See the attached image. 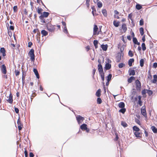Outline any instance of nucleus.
Masks as SVG:
<instances>
[{
	"instance_id": "1",
	"label": "nucleus",
	"mask_w": 157,
	"mask_h": 157,
	"mask_svg": "<svg viewBox=\"0 0 157 157\" xmlns=\"http://www.w3.org/2000/svg\"><path fill=\"white\" fill-rule=\"evenodd\" d=\"M55 25H53L50 23L48 22L46 25L48 30L50 32H53L56 30Z\"/></svg>"
},
{
	"instance_id": "2",
	"label": "nucleus",
	"mask_w": 157,
	"mask_h": 157,
	"mask_svg": "<svg viewBox=\"0 0 157 157\" xmlns=\"http://www.w3.org/2000/svg\"><path fill=\"white\" fill-rule=\"evenodd\" d=\"M34 52V49H31L28 53V55L30 57L31 61L33 62L34 61L35 59Z\"/></svg>"
},
{
	"instance_id": "3",
	"label": "nucleus",
	"mask_w": 157,
	"mask_h": 157,
	"mask_svg": "<svg viewBox=\"0 0 157 157\" xmlns=\"http://www.w3.org/2000/svg\"><path fill=\"white\" fill-rule=\"evenodd\" d=\"M17 124H18V130L19 131H20L22 129V128L23 127V125L21 122L20 118V117H19L17 121Z\"/></svg>"
},
{
	"instance_id": "4",
	"label": "nucleus",
	"mask_w": 157,
	"mask_h": 157,
	"mask_svg": "<svg viewBox=\"0 0 157 157\" xmlns=\"http://www.w3.org/2000/svg\"><path fill=\"white\" fill-rule=\"evenodd\" d=\"M136 84V88L137 90H140L141 87V84L140 82L138 80H136L135 81Z\"/></svg>"
},
{
	"instance_id": "5",
	"label": "nucleus",
	"mask_w": 157,
	"mask_h": 157,
	"mask_svg": "<svg viewBox=\"0 0 157 157\" xmlns=\"http://www.w3.org/2000/svg\"><path fill=\"white\" fill-rule=\"evenodd\" d=\"M87 126L86 124H83L80 126V128L82 130H86L87 132H88L90 131V129L87 127Z\"/></svg>"
},
{
	"instance_id": "6",
	"label": "nucleus",
	"mask_w": 157,
	"mask_h": 157,
	"mask_svg": "<svg viewBox=\"0 0 157 157\" xmlns=\"http://www.w3.org/2000/svg\"><path fill=\"white\" fill-rule=\"evenodd\" d=\"M98 29L97 26L96 25H94V28L93 29L94 35H98L99 34V32H98Z\"/></svg>"
},
{
	"instance_id": "7",
	"label": "nucleus",
	"mask_w": 157,
	"mask_h": 157,
	"mask_svg": "<svg viewBox=\"0 0 157 157\" xmlns=\"http://www.w3.org/2000/svg\"><path fill=\"white\" fill-rule=\"evenodd\" d=\"M76 120L78 124L82 123V122L85 119L84 118L80 115H78L76 117Z\"/></svg>"
},
{
	"instance_id": "8",
	"label": "nucleus",
	"mask_w": 157,
	"mask_h": 157,
	"mask_svg": "<svg viewBox=\"0 0 157 157\" xmlns=\"http://www.w3.org/2000/svg\"><path fill=\"white\" fill-rule=\"evenodd\" d=\"M98 62L99 64L98 65V70L99 72V74H101V73L103 72V69L102 67L101 64L100 60L99 59L98 60Z\"/></svg>"
},
{
	"instance_id": "9",
	"label": "nucleus",
	"mask_w": 157,
	"mask_h": 157,
	"mask_svg": "<svg viewBox=\"0 0 157 157\" xmlns=\"http://www.w3.org/2000/svg\"><path fill=\"white\" fill-rule=\"evenodd\" d=\"M0 68L2 73L6 74L7 73L6 67L5 64H3L0 66Z\"/></svg>"
},
{
	"instance_id": "10",
	"label": "nucleus",
	"mask_w": 157,
	"mask_h": 157,
	"mask_svg": "<svg viewBox=\"0 0 157 157\" xmlns=\"http://www.w3.org/2000/svg\"><path fill=\"white\" fill-rule=\"evenodd\" d=\"M114 18L117 19H119V16L120 15L119 14V13L117 10H115L114 11Z\"/></svg>"
},
{
	"instance_id": "11",
	"label": "nucleus",
	"mask_w": 157,
	"mask_h": 157,
	"mask_svg": "<svg viewBox=\"0 0 157 157\" xmlns=\"http://www.w3.org/2000/svg\"><path fill=\"white\" fill-rule=\"evenodd\" d=\"M7 102L10 104H12L13 102V95L11 93H10L8 99L7 100Z\"/></svg>"
},
{
	"instance_id": "12",
	"label": "nucleus",
	"mask_w": 157,
	"mask_h": 157,
	"mask_svg": "<svg viewBox=\"0 0 157 157\" xmlns=\"http://www.w3.org/2000/svg\"><path fill=\"white\" fill-rule=\"evenodd\" d=\"M128 73L130 76L134 75H135V71L133 69H130L128 70Z\"/></svg>"
},
{
	"instance_id": "13",
	"label": "nucleus",
	"mask_w": 157,
	"mask_h": 157,
	"mask_svg": "<svg viewBox=\"0 0 157 157\" xmlns=\"http://www.w3.org/2000/svg\"><path fill=\"white\" fill-rule=\"evenodd\" d=\"M113 24L116 27H118L120 25V22L117 20H114L113 22Z\"/></svg>"
},
{
	"instance_id": "14",
	"label": "nucleus",
	"mask_w": 157,
	"mask_h": 157,
	"mask_svg": "<svg viewBox=\"0 0 157 157\" xmlns=\"http://www.w3.org/2000/svg\"><path fill=\"white\" fill-rule=\"evenodd\" d=\"M0 52L1 53H2V56H6V50H5V49L4 48H2L0 49Z\"/></svg>"
},
{
	"instance_id": "15",
	"label": "nucleus",
	"mask_w": 157,
	"mask_h": 157,
	"mask_svg": "<svg viewBox=\"0 0 157 157\" xmlns=\"http://www.w3.org/2000/svg\"><path fill=\"white\" fill-rule=\"evenodd\" d=\"M134 134L136 137H141V134L139 132V131L135 132Z\"/></svg>"
},
{
	"instance_id": "16",
	"label": "nucleus",
	"mask_w": 157,
	"mask_h": 157,
	"mask_svg": "<svg viewBox=\"0 0 157 157\" xmlns=\"http://www.w3.org/2000/svg\"><path fill=\"white\" fill-rule=\"evenodd\" d=\"M33 72L35 74V75H36V78L39 79L40 78V76L39 75V73H38V72L37 71V70L36 69L34 68L33 70Z\"/></svg>"
},
{
	"instance_id": "17",
	"label": "nucleus",
	"mask_w": 157,
	"mask_h": 157,
	"mask_svg": "<svg viewBox=\"0 0 157 157\" xmlns=\"http://www.w3.org/2000/svg\"><path fill=\"white\" fill-rule=\"evenodd\" d=\"M122 29L123 31L125 33L127 30L126 25L125 24H123L122 25Z\"/></svg>"
},
{
	"instance_id": "18",
	"label": "nucleus",
	"mask_w": 157,
	"mask_h": 157,
	"mask_svg": "<svg viewBox=\"0 0 157 157\" xmlns=\"http://www.w3.org/2000/svg\"><path fill=\"white\" fill-rule=\"evenodd\" d=\"M111 65L109 63H106L105 65V69L106 70H108L110 69L111 68Z\"/></svg>"
},
{
	"instance_id": "19",
	"label": "nucleus",
	"mask_w": 157,
	"mask_h": 157,
	"mask_svg": "<svg viewBox=\"0 0 157 157\" xmlns=\"http://www.w3.org/2000/svg\"><path fill=\"white\" fill-rule=\"evenodd\" d=\"M101 90L100 89H98L96 92V95L98 97H100L101 95Z\"/></svg>"
},
{
	"instance_id": "20",
	"label": "nucleus",
	"mask_w": 157,
	"mask_h": 157,
	"mask_svg": "<svg viewBox=\"0 0 157 157\" xmlns=\"http://www.w3.org/2000/svg\"><path fill=\"white\" fill-rule=\"evenodd\" d=\"M134 60L133 58L130 59H129L128 62V64L130 67L132 66V63L134 62Z\"/></svg>"
},
{
	"instance_id": "21",
	"label": "nucleus",
	"mask_w": 157,
	"mask_h": 157,
	"mask_svg": "<svg viewBox=\"0 0 157 157\" xmlns=\"http://www.w3.org/2000/svg\"><path fill=\"white\" fill-rule=\"evenodd\" d=\"M153 79L152 80V82L153 83H155L157 82V75H153Z\"/></svg>"
},
{
	"instance_id": "22",
	"label": "nucleus",
	"mask_w": 157,
	"mask_h": 157,
	"mask_svg": "<svg viewBox=\"0 0 157 157\" xmlns=\"http://www.w3.org/2000/svg\"><path fill=\"white\" fill-rule=\"evenodd\" d=\"M138 98L139 100L138 104H139L140 106H141L142 105V102L141 101V96H138Z\"/></svg>"
},
{
	"instance_id": "23",
	"label": "nucleus",
	"mask_w": 157,
	"mask_h": 157,
	"mask_svg": "<svg viewBox=\"0 0 157 157\" xmlns=\"http://www.w3.org/2000/svg\"><path fill=\"white\" fill-rule=\"evenodd\" d=\"M101 46V48L104 51H106L107 50L108 48V45L107 44H102Z\"/></svg>"
},
{
	"instance_id": "24",
	"label": "nucleus",
	"mask_w": 157,
	"mask_h": 157,
	"mask_svg": "<svg viewBox=\"0 0 157 157\" xmlns=\"http://www.w3.org/2000/svg\"><path fill=\"white\" fill-rule=\"evenodd\" d=\"M135 79V78L133 76H131L128 79V82L129 83H131L133 80Z\"/></svg>"
},
{
	"instance_id": "25",
	"label": "nucleus",
	"mask_w": 157,
	"mask_h": 157,
	"mask_svg": "<svg viewBox=\"0 0 157 157\" xmlns=\"http://www.w3.org/2000/svg\"><path fill=\"white\" fill-rule=\"evenodd\" d=\"M118 106L120 108H124L125 106V104L123 102H121L118 104Z\"/></svg>"
},
{
	"instance_id": "26",
	"label": "nucleus",
	"mask_w": 157,
	"mask_h": 157,
	"mask_svg": "<svg viewBox=\"0 0 157 157\" xmlns=\"http://www.w3.org/2000/svg\"><path fill=\"white\" fill-rule=\"evenodd\" d=\"M41 33L42 35V36H45L48 35V32L44 30H43L41 31Z\"/></svg>"
},
{
	"instance_id": "27",
	"label": "nucleus",
	"mask_w": 157,
	"mask_h": 157,
	"mask_svg": "<svg viewBox=\"0 0 157 157\" xmlns=\"http://www.w3.org/2000/svg\"><path fill=\"white\" fill-rule=\"evenodd\" d=\"M49 14V13L47 12H43V14L40 16L42 17H47Z\"/></svg>"
},
{
	"instance_id": "28",
	"label": "nucleus",
	"mask_w": 157,
	"mask_h": 157,
	"mask_svg": "<svg viewBox=\"0 0 157 157\" xmlns=\"http://www.w3.org/2000/svg\"><path fill=\"white\" fill-rule=\"evenodd\" d=\"M133 41L135 44H136L138 45H140V43L138 42L137 40L136 37H133Z\"/></svg>"
},
{
	"instance_id": "29",
	"label": "nucleus",
	"mask_w": 157,
	"mask_h": 157,
	"mask_svg": "<svg viewBox=\"0 0 157 157\" xmlns=\"http://www.w3.org/2000/svg\"><path fill=\"white\" fill-rule=\"evenodd\" d=\"M141 113L145 117H147V113L146 112V109H141Z\"/></svg>"
},
{
	"instance_id": "30",
	"label": "nucleus",
	"mask_w": 157,
	"mask_h": 157,
	"mask_svg": "<svg viewBox=\"0 0 157 157\" xmlns=\"http://www.w3.org/2000/svg\"><path fill=\"white\" fill-rule=\"evenodd\" d=\"M151 129L154 133H157V128H156L155 126H152L151 127Z\"/></svg>"
},
{
	"instance_id": "31",
	"label": "nucleus",
	"mask_w": 157,
	"mask_h": 157,
	"mask_svg": "<svg viewBox=\"0 0 157 157\" xmlns=\"http://www.w3.org/2000/svg\"><path fill=\"white\" fill-rule=\"evenodd\" d=\"M132 129L133 131H135V132L139 131L140 129L136 126H134L132 127Z\"/></svg>"
},
{
	"instance_id": "32",
	"label": "nucleus",
	"mask_w": 157,
	"mask_h": 157,
	"mask_svg": "<svg viewBox=\"0 0 157 157\" xmlns=\"http://www.w3.org/2000/svg\"><path fill=\"white\" fill-rule=\"evenodd\" d=\"M93 43L95 48H97L98 47L97 45L98 43V41L96 40H94Z\"/></svg>"
},
{
	"instance_id": "33",
	"label": "nucleus",
	"mask_w": 157,
	"mask_h": 157,
	"mask_svg": "<svg viewBox=\"0 0 157 157\" xmlns=\"http://www.w3.org/2000/svg\"><path fill=\"white\" fill-rule=\"evenodd\" d=\"M140 33L141 36H143L144 34V29L143 28L141 27L140 29Z\"/></svg>"
},
{
	"instance_id": "34",
	"label": "nucleus",
	"mask_w": 157,
	"mask_h": 157,
	"mask_svg": "<svg viewBox=\"0 0 157 157\" xmlns=\"http://www.w3.org/2000/svg\"><path fill=\"white\" fill-rule=\"evenodd\" d=\"M97 103L98 104H101L102 102V101L101 98L98 97L97 99Z\"/></svg>"
},
{
	"instance_id": "35",
	"label": "nucleus",
	"mask_w": 157,
	"mask_h": 157,
	"mask_svg": "<svg viewBox=\"0 0 157 157\" xmlns=\"http://www.w3.org/2000/svg\"><path fill=\"white\" fill-rule=\"evenodd\" d=\"M121 125L124 128L128 126V124L124 121H122L121 122Z\"/></svg>"
},
{
	"instance_id": "36",
	"label": "nucleus",
	"mask_w": 157,
	"mask_h": 157,
	"mask_svg": "<svg viewBox=\"0 0 157 157\" xmlns=\"http://www.w3.org/2000/svg\"><path fill=\"white\" fill-rule=\"evenodd\" d=\"M142 47V49L143 51H144L146 50V48L145 46V44L144 43H143L141 45Z\"/></svg>"
},
{
	"instance_id": "37",
	"label": "nucleus",
	"mask_w": 157,
	"mask_h": 157,
	"mask_svg": "<svg viewBox=\"0 0 157 157\" xmlns=\"http://www.w3.org/2000/svg\"><path fill=\"white\" fill-rule=\"evenodd\" d=\"M102 13L105 17L107 16V13L106 10L105 9H103L102 10Z\"/></svg>"
},
{
	"instance_id": "38",
	"label": "nucleus",
	"mask_w": 157,
	"mask_h": 157,
	"mask_svg": "<svg viewBox=\"0 0 157 157\" xmlns=\"http://www.w3.org/2000/svg\"><path fill=\"white\" fill-rule=\"evenodd\" d=\"M140 65L141 67H142L144 64V60L143 59H141L140 61Z\"/></svg>"
},
{
	"instance_id": "39",
	"label": "nucleus",
	"mask_w": 157,
	"mask_h": 157,
	"mask_svg": "<svg viewBox=\"0 0 157 157\" xmlns=\"http://www.w3.org/2000/svg\"><path fill=\"white\" fill-rule=\"evenodd\" d=\"M126 109L124 108H121L119 110V112H121L124 114L126 111Z\"/></svg>"
},
{
	"instance_id": "40",
	"label": "nucleus",
	"mask_w": 157,
	"mask_h": 157,
	"mask_svg": "<svg viewBox=\"0 0 157 157\" xmlns=\"http://www.w3.org/2000/svg\"><path fill=\"white\" fill-rule=\"evenodd\" d=\"M147 93L149 96L153 94V92L152 90H147Z\"/></svg>"
},
{
	"instance_id": "41",
	"label": "nucleus",
	"mask_w": 157,
	"mask_h": 157,
	"mask_svg": "<svg viewBox=\"0 0 157 157\" xmlns=\"http://www.w3.org/2000/svg\"><path fill=\"white\" fill-rule=\"evenodd\" d=\"M152 78V76L151 75V73L150 72V71H148V75L147 77V78L149 80H151Z\"/></svg>"
},
{
	"instance_id": "42",
	"label": "nucleus",
	"mask_w": 157,
	"mask_h": 157,
	"mask_svg": "<svg viewBox=\"0 0 157 157\" xmlns=\"http://www.w3.org/2000/svg\"><path fill=\"white\" fill-rule=\"evenodd\" d=\"M112 75L111 74H109V75L107 77V80L108 82H109L111 79L112 78Z\"/></svg>"
},
{
	"instance_id": "43",
	"label": "nucleus",
	"mask_w": 157,
	"mask_h": 157,
	"mask_svg": "<svg viewBox=\"0 0 157 157\" xmlns=\"http://www.w3.org/2000/svg\"><path fill=\"white\" fill-rule=\"evenodd\" d=\"M43 10L40 8H38L37 9V12L39 14H41V12Z\"/></svg>"
},
{
	"instance_id": "44",
	"label": "nucleus",
	"mask_w": 157,
	"mask_h": 157,
	"mask_svg": "<svg viewBox=\"0 0 157 157\" xmlns=\"http://www.w3.org/2000/svg\"><path fill=\"white\" fill-rule=\"evenodd\" d=\"M124 66H125L124 64V63H120L118 65L119 67L120 68H122V67H124Z\"/></svg>"
},
{
	"instance_id": "45",
	"label": "nucleus",
	"mask_w": 157,
	"mask_h": 157,
	"mask_svg": "<svg viewBox=\"0 0 157 157\" xmlns=\"http://www.w3.org/2000/svg\"><path fill=\"white\" fill-rule=\"evenodd\" d=\"M128 54L129 56L131 57H132L133 56V54L131 50L129 51Z\"/></svg>"
},
{
	"instance_id": "46",
	"label": "nucleus",
	"mask_w": 157,
	"mask_h": 157,
	"mask_svg": "<svg viewBox=\"0 0 157 157\" xmlns=\"http://www.w3.org/2000/svg\"><path fill=\"white\" fill-rule=\"evenodd\" d=\"M14 72L15 75L16 76H18L19 75L20 72L19 71L15 70Z\"/></svg>"
},
{
	"instance_id": "47",
	"label": "nucleus",
	"mask_w": 157,
	"mask_h": 157,
	"mask_svg": "<svg viewBox=\"0 0 157 157\" xmlns=\"http://www.w3.org/2000/svg\"><path fill=\"white\" fill-rule=\"evenodd\" d=\"M136 8L137 9L140 10L142 6L139 4H137L136 6Z\"/></svg>"
},
{
	"instance_id": "48",
	"label": "nucleus",
	"mask_w": 157,
	"mask_h": 157,
	"mask_svg": "<svg viewBox=\"0 0 157 157\" xmlns=\"http://www.w3.org/2000/svg\"><path fill=\"white\" fill-rule=\"evenodd\" d=\"M135 122L137 124H138L139 125H141V123L140 121V120L137 119L136 118L135 120Z\"/></svg>"
},
{
	"instance_id": "49",
	"label": "nucleus",
	"mask_w": 157,
	"mask_h": 157,
	"mask_svg": "<svg viewBox=\"0 0 157 157\" xmlns=\"http://www.w3.org/2000/svg\"><path fill=\"white\" fill-rule=\"evenodd\" d=\"M97 6L99 8H101L102 6V5L101 2H98L97 3Z\"/></svg>"
},
{
	"instance_id": "50",
	"label": "nucleus",
	"mask_w": 157,
	"mask_h": 157,
	"mask_svg": "<svg viewBox=\"0 0 157 157\" xmlns=\"http://www.w3.org/2000/svg\"><path fill=\"white\" fill-rule=\"evenodd\" d=\"M24 153L25 157H27L28 156V151L26 148H25Z\"/></svg>"
},
{
	"instance_id": "51",
	"label": "nucleus",
	"mask_w": 157,
	"mask_h": 157,
	"mask_svg": "<svg viewBox=\"0 0 157 157\" xmlns=\"http://www.w3.org/2000/svg\"><path fill=\"white\" fill-rule=\"evenodd\" d=\"M146 91L147 92V90L144 89L142 91V94L143 95H144L146 94Z\"/></svg>"
},
{
	"instance_id": "52",
	"label": "nucleus",
	"mask_w": 157,
	"mask_h": 157,
	"mask_svg": "<svg viewBox=\"0 0 157 157\" xmlns=\"http://www.w3.org/2000/svg\"><path fill=\"white\" fill-rule=\"evenodd\" d=\"M90 1V0H86V5L87 7L89 8L90 6L89 2Z\"/></svg>"
},
{
	"instance_id": "53",
	"label": "nucleus",
	"mask_w": 157,
	"mask_h": 157,
	"mask_svg": "<svg viewBox=\"0 0 157 157\" xmlns=\"http://www.w3.org/2000/svg\"><path fill=\"white\" fill-rule=\"evenodd\" d=\"M63 31L64 33H67L68 31L66 27H64V29H63Z\"/></svg>"
},
{
	"instance_id": "54",
	"label": "nucleus",
	"mask_w": 157,
	"mask_h": 157,
	"mask_svg": "<svg viewBox=\"0 0 157 157\" xmlns=\"http://www.w3.org/2000/svg\"><path fill=\"white\" fill-rule=\"evenodd\" d=\"M96 70L95 68L94 69L92 70L93 77H94V75L95 73Z\"/></svg>"
},
{
	"instance_id": "55",
	"label": "nucleus",
	"mask_w": 157,
	"mask_h": 157,
	"mask_svg": "<svg viewBox=\"0 0 157 157\" xmlns=\"http://www.w3.org/2000/svg\"><path fill=\"white\" fill-rule=\"evenodd\" d=\"M117 62H119L120 61L121 59V56H117Z\"/></svg>"
},
{
	"instance_id": "56",
	"label": "nucleus",
	"mask_w": 157,
	"mask_h": 157,
	"mask_svg": "<svg viewBox=\"0 0 157 157\" xmlns=\"http://www.w3.org/2000/svg\"><path fill=\"white\" fill-rule=\"evenodd\" d=\"M14 110L16 113H18L19 112V110L18 108L15 107Z\"/></svg>"
},
{
	"instance_id": "57",
	"label": "nucleus",
	"mask_w": 157,
	"mask_h": 157,
	"mask_svg": "<svg viewBox=\"0 0 157 157\" xmlns=\"http://www.w3.org/2000/svg\"><path fill=\"white\" fill-rule=\"evenodd\" d=\"M37 32L39 33V31L38 29H34L33 31V32L34 33H36Z\"/></svg>"
},
{
	"instance_id": "58",
	"label": "nucleus",
	"mask_w": 157,
	"mask_h": 157,
	"mask_svg": "<svg viewBox=\"0 0 157 157\" xmlns=\"http://www.w3.org/2000/svg\"><path fill=\"white\" fill-rule=\"evenodd\" d=\"M85 48L87 52H88L90 49V47L89 45L86 46Z\"/></svg>"
},
{
	"instance_id": "59",
	"label": "nucleus",
	"mask_w": 157,
	"mask_h": 157,
	"mask_svg": "<svg viewBox=\"0 0 157 157\" xmlns=\"http://www.w3.org/2000/svg\"><path fill=\"white\" fill-rule=\"evenodd\" d=\"M91 9L92 10V14H94V10L95 11V8L94 6H91Z\"/></svg>"
},
{
	"instance_id": "60",
	"label": "nucleus",
	"mask_w": 157,
	"mask_h": 157,
	"mask_svg": "<svg viewBox=\"0 0 157 157\" xmlns=\"http://www.w3.org/2000/svg\"><path fill=\"white\" fill-rule=\"evenodd\" d=\"M99 74L101 78H103L105 77L104 72L101 73V74Z\"/></svg>"
},
{
	"instance_id": "61",
	"label": "nucleus",
	"mask_w": 157,
	"mask_h": 157,
	"mask_svg": "<svg viewBox=\"0 0 157 157\" xmlns=\"http://www.w3.org/2000/svg\"><path fill=\"white\" fill-rule=\"evenodd\" d=\"M36 95V94L35 92H34V93H33L32 94L31 96V97H32L33 98H34L35 97Z\"/></svg>"
},
{
	"instance_id": "62",
	"label": "nucleus",
	"mask_w": 157,
	"mask_h": 157,
	"mask_svg": "<svg viewBox=\"0 0 157 157\" xmlns=\"http://www.w3.org/2000/svg\"><path fill=\"white\" fill-rule=\"evenodd\" d=\"M144 22L143 20H140V25H144Z\"/></svg>"
},
{
	"instance_id": "63",
	"label": "nucleus",
	"mask_w": 157,
	"mask_h": 157,
	"mask_svg": "<svg viewBox=\"0 0 157 157\" xmlns=\"http://www.w3.org/2000/svg\"><path fill=\"white\" fill-rule=\"evenodd\" d=\"M34 156V155L32 152H30L29 153V157H33Z\"/></svg>"
},
{
	"instance_id": "64",
	"label": "nucleus",
	"mask_w": 157,
	"mask_h": 157,
	"mask_svg": "<svg viewBox=\"0 0 157 157\" xmlns=\"http://www.w3.org/2000/svg\"><path fill=\"white\" fill-rule=\"evenodd\" d=\"M153 66L154 68H156L157 67V63H153Z\"/></svg>"
}]
</instances>
